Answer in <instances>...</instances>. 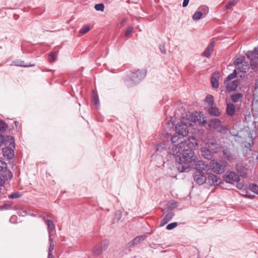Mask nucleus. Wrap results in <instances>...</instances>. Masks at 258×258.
Wrapping results in <instances>:
<instances>
[{
	"label": "nucleus",
	"mask_w": 258,
	"mask_h": 258,
	"mask_svg": "<svg viewBox=\"0 0 258 258\" xmlns=\"http://www.w3.org/2000/svg\"><path fill=\"white\" fill-rule=\"evenodd\" d=\"M177 133L171 138L172 147L168 149L164 144L158 145L156 151L161 156H165L169 153L178 157L177 168L179 172H183L189 169L190 164L195 162L197 157L193 151V148L198 144L194 137H186L188 131L183 125L176 127Z\"/></svg>",
	"instance_id": "1"
},
{
	"label": "nucleus",
	"mask_w": 258,
	"mask_h": 258,
	"mask_svg": "<svg viewBox=\"0 0 258 258\" xmlns=\"http://www.w3.org/2000/svg\"><path fill=\"white\" fill-rule=\"evenodd\" d=\"M146 73L147 72L145 69L138 70L131 73L128 81H130L132 84L138 83L145 77Z\"/></svg>",
	"instance_id": "2"
},
{
	"label": "nucleus",
	"mask_w": 258,
	"mask_h": 258,
	"mask_svg": "<svg viewBox=\"0 0 258 258\" xmlns=\"http://www.w3.org/2000/svg\"><path fill=\"white\" fill-rule=\"evenodd\" d=\"M246 56L250 60V64L253 69L258 67V46L253 50L249 51L246 53Z\"/></svg>",
	"instance_id": "3"
},
{
	"label": "nucleus",
	"mask_w": 258,
	"mask_h": 258,
	"mask_svg": "<svg viewBox=\"0 0 258 258\" xmlns=\"http://www.w3.org/2000/svg\"><path fill=\"white\" fill-rule=\"evenodd\" d=\"M227 164V162H219L212 160L210 161V166L212 170L217 173L222 174L225 171V167Z\"/></svg>",
	"instance_id": "4"
},
{
	"label": "nucleus",
	"mask_w": 258,
	"mask_h": 258,
	"mask_svg": "<svg viewBox=\"0 0 258 258\" xmlns=\"http://www.w3.org/2000/svg\"><path fill=\"white\" fill-rule=\"evenodd\" d=\"M10 142V147H6L3 149V154L8 159H12L14 156L15 143L13 138H11Z\"/></svg>",
	"instance_id": "5"
},
{
	"label": "nucleus",
	"mask_w": 258,
	"mask_h": 258,
	"mask_svg": "<svg viewBox=\"0 0 258 258\" xmlns=\"http://www.w3.org/2000/svg\"><path fill=\"white\" fill-rule=\"evenodd\" d=\"M223 179L226 182L233 184L240 181V177L238 174L233 171L227 172L223 176Z\"/></svg>",
	"instance_id": "6"
},
{
	"label": "nucleus",
	"mask_w": 258,
	"mask_h": 258,
	"mask_svg": "<svg viewBox=\"0 0 258 258\" xmlns=\"http://www.w3.org/2000/svg\"><path fill=\"white\" fill-rule=\"evenodd\" d=\"M193 178L194 181L199 185H202L207 181V177L204 172L196 171L194 174Z\"/></svg>",
	"instance_id": "7"
},
{
	"label": "nucleus",
	"mask_w": 258,
	"mask_h": 258,
	"mask_svg": "<svg viewBox=\"0 0 258 258\" xmlns=\"http://www.w3.org/2000/svg\"><path fill=\"white\" fill-rule=\"evenodd\" d=\"M207 174L208 175L207 177V181L209 185L216 186L220 184L221 179L217 175L209 172L207 173Z\"/></svg>",
	"instance_id": "8"
},
{
	"label": "nucleus",
	"mask_w": 258,
	"mask_h": 258,
	"mask_svg": "<svg viewBox=\"0 0 258 258\" xmlns=\"http://www.w3.org/2000/svg\"><path fill=\"white\" fill-rule=\"evenodd\" d=\"M214 150H215L214 149ZM214 154H216L215 150L212 151L209 148H203L201 150V154L205 159L212 161L214 160Z\"/></svg>",
	"instance_id": "9"
},
{
	"label": "nucleus",
	"mask_w": 258,
	"mask_h": 258,
	"mask_svg": "<svg viewBox=\"0 0 258 258\" xmlns=\"http://www.w3.org/2000/svg\"><path fill=\"white\" fill-rule=\"evenodd\" d=\"M196 169L197 171L204 172L207 173L210 170V168L207 163L203 161H199L196 165Z\"/></svg>",
	"instance_id": "10"
},
{
	"label": "nucleus",
	"mask_w": 258,
	"mask_h": 258,
	"mask_svg": "<svg viewBox=\"0 0 258 258\" xmlns=\"http://www.w3.org/2000/svg\"><path fill=\"white\" fill-rule=\"evenodd\" d=\"M43 221L47 226L49 237H51V232L55 230V226L51 220H46L45 216L42 217Z\"/></svg>",
	"instance_id": "11"
},
{
	"label": "nucleus",
	"mask_w": 258,
	"mask_h": 258,
	"mask_svg": "<svg viewBox=\"0 0 258 258\" xmlns=\"http://www.w3.org/2000/svg\"><path fill=\"white\" fill-rule=\"evenodd\" d=\"M174 214L172 211H169L165 215L164 218L162 219L160 222V226L162 227L170 221L174 216Z\"/></svg>",
	"instance_id": "12"
},
{
	"label": "nucleus",
	"mask_w": 258,
	"mask_h": 258,
	"mask_svg": "<svg viewBox=\"0 0 258 258\" xmlns=\"http://www.w3.org/2000/svg\"><path fill=\"white\" fill-rule=\"evenodd\" d=\"M236 170L239 173L241 176L244 178L247 177V169L244 167L242 165L237 164L235 165Z\"/></svg>",
	"instance_id": "13"
},
{
	"label": "nucleus",
	"mask_w": 258,
	"mask_h": 258,
	"mask_svg": "<svg viewBox=\"0 0 258 258\" xmlns=\"http://www.w3.org/2000/svg\"><path fill=\"white\" fill-rule=\"evenodd\" d=\"M215 43V42L214 40L211 41V42L208 45L207 48L203 52V56L209 57L211 55V54L214 49Z\"/></svg>",
	"instance_id": "14"
},
{
	"label": "nucleus",
	"mask_w": 258,
	"mask_h": 258,
	"mask_svg": "<svg viewBox=\"0 0 258 258\" xmlns=\"http://www.w3.org/2000/svg\"><path fill=\"white\" fill-rule=\"evenodd\" d=\"M228 91L235 90L239 85V81L238 80H234L232 82H227L224 84Z\"/></svg>",
	"instance_id": "15"
},
{
	"label": "nucleus",
	"mask_w": 258,
	"mask_h": 258,
	"mask_svg": "<svg viewBox=\"0 0 258 258\" xmlns=\"http://www.w3.org/2000/svg\"><path fill=\"white\" fill-rule=\"evenodd\" d=\"M235 107L232 103H227L226 106V113L229 116H233L235 114Z\"/></svg>",
	"instance_id": "16"
},
{
	"label": "nucleus",
	"mask_w": 258,
	"mask_h": 258,
	"mask_svg": "<svg viewBox=\"0 0 258 258\" xmlns=\"http://www.w3.org/2000/svg\"><path fill=\"white\" fill-rule=\"evenodd\" d=\"M190 119L192 122L200 124L202 123L201 116L197 112L192 113L190 115Z\"/></svg>",
	"instance_id": "17"
},
{
	"label": "nucleus",
	"mask_w": 258,
	"mask_h": 258,
	"mask_svg": "<svg viewBox=\"0 0 258 258\" xmlns=\"http://www.w3.org/2000/svg\"><path fill=\"white\" fill-rule=\"evenodd\" d=\"M12 64L17 67H22L25 68L34 67L35 64H27L25 63L24 61L20 60L18 61H13Z\"/></svg>",
	"instance_id": "18"
},
{
	"label": "nucleus",
	"mask_w": 258,
	"mask_h": 258,
	"mask_svg": "<svg viewBox=\"0 0 258 258\" xmlns=\"http://www.w3.org/2000/svg\"><path fill=\"white\" fill-rule=\"evenodd\" d=\"M245 56L242 55H239L238 56H236L235 57V60L234 61V63L238 66L241 64H242L243 63H245L244 62Z\"/></svg>",
	"instance_id": "19"
},
{
	"label": "nucleus",
	"mask_w": 258,
	"mask_h": 258,
	"mask_svg": "<svg viewBox=\"0 0 258 258\" xmlns=\"http://www.w3.org/2000/svg\"><path fill=\"white\" fill-rule=\"evenodd\" d=\"M6 171H11L7 169V164L5 162L0 160V173H2L0 175H4Z\"/></svg>",
	"instance_id": "20"
},
{
	"label": "nucleus",
	"mask_w": 258,
	"mask_h": 258,
	"mask_svg": "<svg viewBox=\"0 0 258 258\" xmlns=\"http://www.w3.org/2000/svg\"><path fill=\"white\" fill-rule=\"evenodd\" d=\"M206 148H209V149H210L212 151H213L214 149H215L216 153L218 151V144H217L214 140L210 141L207 145V147Z\"/></svg>",
	"instance_id": "21"
},
{
	"label": "nucleus",
	"mask_w": 258,
	"mask_h": 258,
	"mask_svg": "<svg viewBox=\"0 0 258 258\" xmlns=\"http://www.w3.org/2000/svg\"><path fill=\"white\" fill-rule=\"evenodd\" d=\"M49 246L48 248V258H53L52 250L54 249V245L52 242V239L51 237H49Z\"/></svg>",
	"instance_id": "22"
},
{
	"label": "nucleus",
	"mask_w": 258,
	"mask_h": 258,
	"mask_svg": "<svg viewBox=\"0 0 258 258\" xmlns=\"http://www.w3.org/2000/svg\"><path fill=\"white\" fill-rule=\"evenodd\" d=\"M208 112L212 116H218L220 114L218 109L216 107H213L212 106L209 108Z\"/></svg>",
	"instance_id": "23"
},
{
	"label": "nucleus",
	"mask_w": 258,
	"mask_h": 258,
	"mask_svg": "<svg viewBox=\"0 0 258 258\" xmlns=\"http://www.w3.org/2000/svg\"><path fill=\"white\" fill-rule=\"evenodd\" d=\"M146 236L145 235H141L135 237L132 241V245H136L139 244L141 241H143Z\"/></svg>",
	"instance_id": "24"
},
{
	"label": "nucleus",
	"mask_w": 258,
	"mask_h": 258,
	"mask_svg": "<svg viewBox=\"0 0 258 258\" xmlns=\"http://www.w3.org/2000/svg\"><path fill=\"white\" fill-rule=\"evenodd\" d=\"M242 97H243V95L241 93H236V94H233L231 96V98L233 102L236 103V102L241 101Z\"/></svg>",
	"instance_id": "25"
},
{
	"label": "nucleus",
	"mask_w": 258,
	"mask_h": 258,
	"mask_svg": "<svg viewBox=\"0 0 258 258\" xmlns=\"http://www.w3.org/2000/svg\"><path fill=\"white\" fill-rule=\"evenodd\" d=\"M218 75H214L211 78L212 85L213 88H218L219 87Z\"/></svg>",
	"instance_id": "26"
},
{
	"label": "nucleus",
	"mask_w": 258,
	"mask_h": 258,
	"mask_svg": "<svg viewBox=\"0 0 258 258\" xmlns=\"http://www.w3.org/2000/svg\"><path fill=\"white\" fill-rule=\"evenodd\" d=\"M223 153L225 158L228 161H231L233 159V156L228 149H226L223 150Z\"/></svg>",
	"instance_id": "27"
},
{
	"label": "nucleus",
	"mask_w": 258,
	"mask_h": 258,
	"mask_svg": "<svg viewBox=\"0 0 258 258\" xmlns=\"http://www.w3.org/2000/svg\"><path fill=\"white\" fill-rule=\"evenodd\" d=\"M254 99L258 102V80L256 81L253 91Z\"/></svg>",
	"instance_id": "28"
},
{
	"label": "nucleus",
	"mask_w": 258,
	"mask_h": 258,
	"mask_svg": "<svg viewBox=\"0 0 258 258\" xmlns=\"http://www.w3.org/2000/svg\"><path fill=\"white\" fill-rule=\"evenodd\" d=\"M103 251L100 246H96L93 249V254L95 256H98L102 253Z\"/></svg>",
	"instance_id": "29"
},
{
	"label": "nucleus",
	"mask_w": 258,
	"mask_h": 258,
	"mask_svg": "<svg viewBox=\"0 0 258 258\" xmlns=\"http://www.w3.org/2000/svg\"><path fill=\"white\" fill-rule=\"evenodd\" d=\"M236 75L237 73L236 70H234L232 73L230 74L227 77L224 81V84H226L227 82H229L234 78H235L236 77Z\"/></svg>",
	"instance_id": "30"
},
{
	"label": "nucleus",
	"mask_w": 258,
	"mask_h": 258,
	"mask_svg": "<svg viewBox=\"0 0 258 258\" xmlns=\"http://www.w3.org/2000/svg\"><path fill=\"white\" fill-rule=\"evenodd\" d=\"M203 16V13L200 11L196 12L192 16V19L195 21H197L200 19Z\"/></svg>",
	"instance_id": "31"
},
{
	"label": "nucleus",
	"mask_w": 258,
	"mask_h": 258,
	"mask_svg": "<svg viewBox=\"0 0 258 258\" xmlns=\"http://www.w3.org/2000/svg\"><path fill=\"white\" fill-rule=\"evenodd\" d=\"M92 97H93V103L95 105H99V101L98 96L97 93H96L95 92V91H93Z\"/></svg>",
	"instance_id": "32"
},
{
	"label": "nucleus",
	"mask_w": 258,
	"mask_h": 258,
	"mask_svg": "<svg viewBox=\"0 0 258 258\" xmlns=\"http://www.w3.org/2000/svg\"><path fill=\"white\" fill-rule=\"evenodd\" d=\"M8 128L7 124L3 120H0V132H4Z\"/></svg>",
	"instance_id": "33"
},
{
	"label": "nucleus",
	"mask_w": 258,
	"mask_h": 258,
	"mask_svg": "<svg viewBox=\"0 0 258 258\" xmlns=\"http://www.w3.org/2000/svg\"><path fill=\"white\" fill-rule=\"evenodd\" d=\"M205 102L209 103V105L213 106L214 104L213 97L211 95H209L206 97L205 99Z\"/></svg>",
	"instance_id": "34"
},
{
	"label": "nucleus",
	"mask_w": 258,
	"mask_h": 258,
	"mask_svg": "<svg viewBox=\"0 0 258 258\" xmlns=\"http://www.w3.org/2000/svg\"><path fill=\"white\" fill-rule=\"evenodd\" d=\"M21 195L19 192H13L8 196V198L10 199H15L21 197Z\"/></svg>",
	"instance_id": "35"
},
{
	"label": "nucleus",
	"mask_w": 258,
	"mask_h": 258,
	"mask_svg": "<svg viewBox=\"0 0 258 258\" xmlns=\"http://www.w3.org/2000/svg\"><path fill=\"white\" fill-rule=\"evenodd\" d=\"M199 10L200 12H202L203 13V15H206L209 11V8L206 6H202L200 7H199Z\"/></svg>",
	"instance_id": "36"
},
{
	"label": "nucleus",
	"mask_w": 258,
	"mask_h": 258,
	"mask_svg": "<svg viewBox=\"0 0 258 258\" xmlns=\"http://www.w3.org/2000/svg\"><path fill=\"white\" fill-rule=\"evenodd\" d=\"M249 188L251 191L258 195V186L256 184L250 185Z\"/></svg>",
	"instance_id": "37"
},
{
	"label": "nucleus",
	"mask_w": 258,
	"mask_h": 258,
	"mask_svg": "<svg viewBox=\"0 0 258 258\" xmlns=\"http://www.w3.org/2000/svg\"><path fill=\"white\" fill-rule=\"evenodd\" d=\"M108 244L109 242L108 240H105L102 242L100 246L101 247V249L103 251L105 250L107 248Z\"/></svg>",
	"instance_id": "38"
},
{
	"label": "nucleus",
	"mask_w": 258,
	"mask_h": 258,
	"mask_svg": "<svg viewBox=\"0 0 258 258\" xmlns=\"http://www.w3.org/2000/svg\"><path fill=\"white\" fill-rule=\"evenodd\" d=\"M95 9L96 11L103 12L104 9V6L103 4H96L95 6Z\"/></svg>",
	"instance_id": "39"
},
{
	"label": "nucleus",
	"mask_w": 258,
	"mask_h": 258,
	"mask_svg": "<svg viewBox=\"0 0 258 258\" xmlns=\"http://www.w3.org/2000/svg\"><path fill=\"white\" fill-rule=\"evenodd\" d=\"M90 30V28L88 25H84L83 28L80 30V33L84 34L88 32Z\"/></svg>",
	"instance_id": "40"
},
{
	"label": "nucleus",
	"mask_w": 258,
	"mask_h": 258,
	"mask_svg": "<svg viewBox=\"0 0 258 258\" xmlns=\"http://www.w3.org/2000/svg\"><path fill=\"white\" fill-rule=\"evenodd\" d=\"M237 68L242 72H246L248 68L247 65L242 63V64L238 66Z\"/></svg>",
	"instance_id": "41"
},
{
	"label": "nucleus",
	"mask_w": 258,
	"mask_h": 258,
	"mask_svg": "<svg viewBox=\"0 0 258 258\" xmlns=\"http://www.w3.org/2000/svg\"><path fill=\"white\" fill-rule=\"evenodd\" d=\"M177 205L176 203H172L169 205L167 206V208H166V209H167V212H169L170 211H172V210L176 208Z\"/></svg>",
	"instance_id": "42"
},
{
	"label": "nucleus",
	"mask_w": 258,
	"mask_h": 258,
	"mask_svg": "<svg viewBox=\"0 0 258 258\" xmlns=\"http://www.w3.org/2000/svg\"><path fill=\"white\" fill-rule=\"evenodd\" d=\"M12 205L10 204H5L3 206H0V210H9L11 209Z\"/></svg>",
	"instance_id": "43"
},
{
	"label": "nucleus",
	"mask_w": 258,
	"mask_h": 258,
	"mask_svg": "<svg viewBox=\"0 0 258 258\" xmlns=\"http://www.w3.org/2000/svg\"><path fill=\"white\" fill-rule=\"evenodd\" d=\"M236 4V2L234 1L229 2L224 7V9H228L231 8L232 7L234 6Z\"/></svg>",
	"instance_id": "44"
},
{
	"label": "nucleus",
	"mask_w": 258,
	"mask_h": 258,
	"mask_svg": "<svg viewBox=\"0 0 258 258\" xmlns=\"http://www.w3.org/2000/svg\"><path fill=\"white\" fill-rule=\"evenodd\" d=\"M177 226V222H173V223L169 224L167 226L166 229L167 230H172L173 228H175Z\"/></svg>",
	"instance_id": "45"
},
{
	"label": "nucleus",
	"mask_w": 258,
	"mask_h": 258,
	"mask_svg": "<svg viewBox=\"0 0 258 258\" xmlns=\"http://www.w3.org/2000/svg\"><path fill=\"white\" fill-rule=\"evenodd\" d=\"M159 49L160 51L164 54H166V50L165 47V43H163L162 44H160L159 45Z\"/></svg>",
	"instance_id": "46"
},
{
	"label": "nucleus",
	"mask_w": 258,
	"mask_h": 258,
	"mask_svg": "<svg viewBox=\"0 0 258 258\" xmlns=\"http://www.w3.org/2000/svg\"><path fill=\"white\" fill-rule=\"evenodd\" d=\"M133 32V28L132 27H129L126 29V30L125 31L124 35L125 36H127L128 35H130L131 33H132Z\"/></svg>",
	"instance_id": "47"
},
{
	"label": "nucleus",
	"mask_w": 258,
	"mask_h": 258,
	"mask_svg": "<svg viewBox=\"0 0 258 258\" xmlns=\"http://www.w3.org/2000/svg\"><path fill=\"white\" fill-rule=\"evenodd\" d=\"M50 58L49 59V62H52L55 60V54L54 52H52L49 54Z\"/></svg>",
	"instance_id": "48"
},
{
	"label": "nucleus",
	"mask_w": 258,
	"mask_h": 258,
	"mask_svg": "<svg viewBox=\"0 0 258 258\" xmlns=\"http://www.w3.org/2000/svg\"><path fill=\"white\" fill-rule=\"evenodd\" d=\"M189 0H183V3H182L183 7H186L189 3Z\"/></svg>",
	"instance_id": "49"
},
{
	"label": "nucleus",
	"mask_w": 258,
	"mask_h": 258,
	"mask_svg": "<svg viewBox=\"0 0 258 258\" xmlns=\"http://www.w3.org/2000/svg\"><path fill=\"white\" fill-rule=\"evenodd\" d=\"M115 216L117 217L118 219H119L121 217V214L119 212H116Z\"/></svg>",
	"instance_id": "50"
},
{
	"label": "nucleus",
	"mask_w": 258,
	"mask_h": 258,
	"mask_svg": "<svg viewBox=\"0 0 258 258\" xmlns=\"http://www.w3.org/2000/svg\"><path fill=\"white\" fill-rule=\"evenodd\" d=\"M247 196V197H249V198H252V197L250 196H249V195H247V196Z\"/></svg>",
	"instance_id": "51"
},
{
	"label": "nucleus",
	"mask_w": 258,
	"mask_h": 258,
	"mask_svg": "<svg viewBox=\"0 0 258 258\" xmlns=\"http://www.w3.org/2000/svg\"><path fill=\"white\" fill-rule=\"evenodd\" d=\"M106 2H110V0H105Z\"/></svg>",
	"instance_id": "52"
},
{
	"label": "nucleus",
	"mask_w": 258,
	"mask_h": 258,
	"mask_svg": "<svg viewBox=\"0 0 258 258\" xmlns=\"http://www.w3.org/2000/svg\"><path fill=\"white\" fill-rule=\"evenodd\" d=\"M238 188H241L240 186H238Z\"/></svg>",
	"instance_id": "53"
},
{
	"label": "nucleus",
	"mask_w": 258,
	"mask_h": 258,
	"mask_svg": "<svg viewBox=\"0 0 258 258\" xmlns=\"http://www.w3.org/2000/svg\"><path fill=\"white\" fill-rule=\"evenodd\" d=\"M47 216V217H50V215H48Z\"/></svg>",
	"instance_id": "54"
}]
</instances>
